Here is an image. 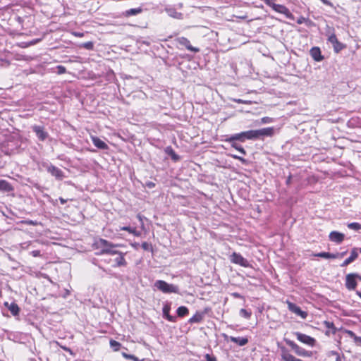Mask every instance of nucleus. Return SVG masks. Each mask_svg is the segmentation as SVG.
Listing matches in <instances>:
<instances>
[{
	"mask_svg": "<svg viewBox=\"0 0 361 361\" xmlns=\"http://www.w3.org/2000/svg\"><path fill=\"white\" fill-rule=\"evenodd\" d=\"M178 43L184 46L188 50L191 51L195 53H197L200 51V49L197 47H194L191 45L190 42L185 37H180L178 39Z\"/></svg>",
	"mask_w": 361,
	"mask_h": 361,
	"instance_id": "obj_14",
	"label": "nucleus"
},
{
	"mask_svg": "<svg viewBox=\"0 0 361 361\" xmlns=\"http://www.w3.org/2000/svg\"><path fill=\"white\" fill-rule=\"evenodd\" d=\"M356 294L361 298V290H357L356 291Z\"/></svg>",
	"mask_w": 361,
	"mask_h": 361,
	"instance_id": "obj_56",
	"label": "nucleus"
},
{
	"mask_svg": "<svg viewBox=\"0 0 361 361\" xmlns=\"http://www.w3.org/2000/svg\"><path fill=\"white\" fill-rule=\"evenodd\" d=\"M148 185H149V187L154 186V183H149V184H148Z\"/></svg>",
	"mask_w": 361,
	"mask_h": 361,
	"instance_id": "obj_60",
	"label": "nucleus"
},
{
	"mask_svg": "<svg viewBox=\"0 0 361 361\" xmlns=\"http://www.w3.org/2000/svg\"><path fill=\"white\" fill-rule=\"evenodd\" d=\"M154 286L164 293H179V288L177 286L168 283L167 282L162 280L156 281L154 283Z\"/></svg>",
	"mask_w": 361,
	"mask_h": 361,
	"instance_id": "obj_2",
	"label": "nucleus"
},
{
	"mask_svg": "<svg viewBox=\"0 0 361 361\" xmlns=\"http://www.w3.org/2000/svg\"><path fill=\"white\" fill-rule=\"evenodd\" d=\"M331 44L333 45L334 51L336 53H339L342 49L345 48V45L340 42L338 40Z\"/></svg>",
	"mask_w": 361,
	"mask_h": 361,
	"instance_id": "obj_30",
	"label": "nucleus"
},
{
	"mask_svg": "<svg viewBox=\"0 0 361 361\" xmlns=\"http://www.w3.org/2000/svg\"><path fill=\"white\" fill-rule=\"evenodd\" d=\"M32 130L35 133L38 139L41 141H44L47 137L48 133L44 130V128L40 126H32Z\"/></svg>",
	"mask_w": 361,
	"mask_h": 361,
	"instance_id": "obj_11",
	"label": "nucleus"
},
{
	"mask_svg": "<svg viewBox=\"0 0 361 361\" xmlns=\"http://www.w3.org/2000/svg\"><path fill=\"white\" fill-rule=\"evenodd\" d=\"M59 200L60 202H61L62 204H65V203H66V202H67V200L63 199V197H59Z\"/></svg>",
	"mask_w": 361,
	"mask_h": 361,
	"instance_id": "obj_50",
	"label": "nucleus"
},
{
	"mask_svg": "<svg viewBox=\"0 0 361 361\" xmlns=\"http://www.w3.org/2000/svg\"><path fill=\"white\" fill-rule=\"evenodd\" d=\"M239 314L242 317H244L245 319H250L252 315V312L245 309H241L240 310Z\"/></svg>",
	"mask_w": 361,
	"mask_h": 361,
	"instance_id": "obj_36",
	"label": "nucleus"
},
{
	"mask_svg": "<svg viewBox=\"0 0 361 361\" xmlns=\"http://www.w3.org/2000/svg\"><path fill=\"white\" fill-rule=\"evenodd\" d=\"M356 343H361V337L357 336L354 340Z\"/></svg>",
	"mask_w": 361,
	"mask_h": 361,
	"instance_id": "obj_53",
	"label": "nucleus"
},
{
	"mask_svg": "<svg viewBox=\"0 0 361 361\" xmlns=\"http://www.w3.org/2000/svg\"><path fill=\"white\" fill-rule=\"evenodd\" d=\"M224 337L226 340L233 342L239 346H244L248 343V339L245 337L228 336L226 334H224Z\"/></svg>",
	"mask_w": 361,
	"mask_h": 361,
	"instance_id": "obj_13",
	"label": "nucleus"
},
{
	"mask_svg": "<svg viewBox=\"0 0 361 361\" xmlns=\"http://www.w3.org/2000/svg\"><path fill=\"white\" fill-rule=\"evenodd\" d=\"M56 68H57V73H58L59 74H63V73H66V68H65L64 66H58L56 67Z\"/></svg>",
	"mask_w": 361,
	"mask_h": 361,
	"instance_id": "obj_42",
	"label": "nucleus"
},
{
	"mask_svg": "<svg viewBox=\"0 0 361 361\" xmlns=\"http://www.w3.org/2000/svg\"><path fill=\"white\" fill-rule=\"evenodd\" d=\"M73 35L75 36V37H82L84 36V33L82 32H73Z\"/></svg>",
	"mask_w": 361,
	"mask_h": 361,
	"instance_id": "obj_48",
	"label": "nucleus"
},
{
	"mask_svg": "<svg viewBox=\"0 0 361 361\" xmlns=\"http://www.w3.org/2000/svg\"><path fill=\"white\" fill-rule=\"evenodd\" d=\"M4 306L9 310L13 316H17L19 314L20 308L16 302L8 303V302H5Z\"/></svg>",
	"mask_w": 361,
	"mask_h": 361,
	"instance_id": "obj_22",
	"label": "nucleus"
},
{
	"mask_svg": "<svg viewBox=\"0 0 361 361\" xmlns=\"http://www.w3.org/2000/svg\"><path fill=\"white\" fill-rule=\"evenodd\" d=\"M326 36L327 37L328 42L331 44H334V42L338 41L334 27H328L327 30H326Z\"/></svg>",
	"mask_w": 361,
	"mask_h": 361,
	"instance_id": "obj_20",
	"label": "nucleus"
},
{
	"mask_svg": "<svg viewBox=\"0 0 361 361\" xmlns=\"http://www.w3.org/2000/svg\"><path fill=\"white\" fill-rule=\"evenodd\" d=\"M294 334L300 342L311 347L315 345L316 340L314 338L300 332H295Z\"/></svg>",
	"mask_w": 361,
	"mask_h": 361,
	"instance_id": "obj_8",
	"label": "nucleus"
},
{
	"mask_svg": "<svg viewBox=\"0 0 361 361\" xmlns=\"http://www.w3.org/2000/svg\"><path fill=\"white\" fill-rule=\"evenodd\" d=\"M203 361H216V359L214 355L206 354L204 355V360Z\"/></svg>",
	"mask_w": 361,
	"mask_h": 361,
	"instance_id": "obj_40",
	"label": "nucleus"
},
{
	"mask_svg": "<svg viewBox=\"0 0 361 361\" xmlns=\"http://www.w3.org/2000/svg\"><path fill=\"white\" fill-rule=\"evenodd\" d=\"M207 312L208 309H205L203 312H196V313L189 319V323L193 324L201 322Z\"/></svg>",
	"mask_w": 361,
	"mask_h": 361,
	"instance_id": "obj_16",
	"label": "nucleus"
},
{
	"mask_svg": "<svg viewBox=\"0 0 361 361\" xmlns=\"http://www.w3.org/2000/svg\"><path fill=\"white\" fill-rule=\"evenodd\" d=\"M334 355H337V357L336 359V361H341V358L340 357V356L338 355V353L336 352H333L332 353Z\"/></svg>",
	"mask_w": 361,
	"mask_h": 361,
	"instance_id": "obj_51",
	"label": "nucleus"
},
{
	"mask_svg": "<svg viewBox=\"0 0 361 361\" xmlns=\"http://www.w3.org/2000/svg\"><path fill=\"white\" fill-rule=\"evenodd\" d=\"M323 3H324L325 4H327V5H329L330 3L327 1V0H321Z\"/></svg>",
	"mask_w": 361,
	"mask_h": 361,
	"instance_id": "obj_57",
	"label": "nucleus"
},
{
	"mask_svg": "<svg viewBox=\"0 0 361 361\" xmlns=\"http://www.w3.org/2000/svg\"><path fill=\"white\" fill-rule=\"evenodd\" d=\"M324 325L326 328L329 329L331 330L332 334H335L337 331V329L335 327L333 322H329V321H324Z\"/></svg>",
	"mask_w": 361,
	"mask_h": 361,
	"instance_id": "obj_34",
	"label": "nucleus"
},
{
	"mask_svg": "<svg viewBox=\"0 0 361 361\" xmlns=\"http://www.w3.org/2000/svg\"><path fill=\"white\" fill-rule=\"evenodd\" d=\"M94 246L97 249H99L100 251L97 253V255H115L118 253V250L115 248L118 246V245L113 244L112 243L102 238H99L94 243Z\"/></svg>",
	"mask_w": 361,
	"mask_h": 361,
	"instance_id": "obj_1",
	"label": "nucleus"
},
{
	"mask_svg": "<svg viewBox=\"0 0 361 361\" xmlns=\"http://www.w3.org/2000/svg\"><path fill=\"white\" fill-rule=\"evenodd\" d=\"M347 226L349 229L359 231L361 230V224L357 222L348 223Z\"/></svg>",
	"mask_w": 361,
	"mask_h": 361,
	"instance_id": "obj_33",
	"label": "nucleus"
},
{
	"mask_svg": "<svg viewBox=\"0 0 361 361\" xmlns=\"http://www.w3.org/2000/svg\"><path fill=\"white\" fill-rule=\"evenodd\" d=\"M344 332L345 334H347L350 338H353L354 340L355 338H357V336L355 335V334L350 330L345 329V330H344Z\"/></svg>",
	"mask_w": 361,
	"mask_h": 361,
	"instance_id": "obj_43",
	"label": "nucleus"
},
{
	"mask_svg": "<svg viewBox=\"0 0 361 361\" xmlns=\"http://www.w3.org/2000/svg\"><path fill=\"white\" fill-rule=\"evenodd\" d=\"M121 344L114 340L110 341V346L113 348L114 351H118L121 347Z\"/></svg>",
	"mask_w": 361,
	"mask_h": 361,
	"instance_id": "obj_37",
	"label": "nucleus"
},
{
	"mask_svg": "<svg viewBox=\"0 0 361 361\" xmlns=\"http://www.w3.org/2000/svg\"><path fill=\"white\" fill-rule=\"evenodd\" d=\"M283 341L298 356L310 357L312 355L311 351L306 350L305 348L297 345L294 341L286 338H284Z\"/></svg>",
	"mask_w": 361,
	"mask_h": 361,
	"instance_id": "obj_3",
	"label": "nucleus"
},
{
	"mask_svg": "<svg viewBox=\"0 0 361 361\" xmlns=\"http://www.w3.org/2000/svg\"><path fill=\"white\" fill-rule=\"evenodd\" d=\"M269 6L276 12L285 15L288 18H293L292 13L287 7L281 4H275L274 0L271 1Z\"/></svg>",
	"mask_w": 361,
	"mask_h": 361,
	"instance_id": "obj_9",
	"label": "nucleus"
},
{
	"mask_svg": "<svg viewBox=\"0 0 361 361\" xmlns=\"http://www.w3.org/2000/svg\"><path fill=\"white\" fill-rule=\"evenodd\" d=\"M233 101L236 103H238V104H250L251 102L250 101H247V100H243L241 99H234Z\"/></svg>",
	"mask_w": 361,
	"mask_h": 361,
	"instance_id": "obj_44",
	"label": "nucleus"
},
{
	"mask_svg": "<svg viewBox=\"0 0 361 361\" xmlns=\"http://www.w3.org/2000/svg\"><path fill=\"white\" fill-rule=\"evenodd\" d=\"M310 55L312 59L317 62L322 61L324 59V56L322 55L321 50L317 47H314L310 49Z\"/></svg>",
	"mask_w": 361,
	"mask_h": 361,
	"instance_id": "obj_17",
	"label": "nucleus"
},
{
	"mask_svg": "<svg viewBox=\"0 0 361 361\" xmlns=\"http://www.w3.org/2000/svg\"><path fill=\"white\" fill-rule=\"evenodd\" d=\"M356 277L357 280L361 281V276L360 274H358V276Z\"/></svg>",
	"mask_w": 361,
	"mask_h": 361,
	"instance_id": "obj_59",
	"label": "nucleus"
},
{
	"mask_svg": "<svg viewBox=\"0 0 361 361\" xmlns=\"http://www.w3.org/2000/svg\"><path fill=\"white\" fill-rule=\"evenodd\" d=\"M27 224H29V225H36L37 223L36 222H34L33 221H27Z\"/></svg>",
	"mask_w": 361,
	"mask_h": 361,
	"instance_id": "obj_52",
	"label": "nucleus"
},
{
	"mask_svg": "<svg viewBox=\"0 0 361 361\" xmlns=\"http://www.w3.org/2000/svg\"><path fill=\"white\" fill-rule=\"evenodd\" d=\"M356 276H358L357 273H350L345 276V286L348 290H354L357 287V279Z\"/></svg>",
	"mask_w": 361,
	"mask_h": 361,
	"instance_id": "obj_6",
	"label": "nucleus"
},
{
	"mask_svg": "<svg viewBox=\"0 0 361 361\" xmlns=\"http://www.w3.org/2000/svg\"><path fill=\"white\" fill-rule=\"evenodd\" d=\"M47 171L50 173L56 179L62 180L64 177L63 172L58 167L50 165L47 167Z\"/></svg>",
	"mask_w": 361,
	"mask_h": 361,
	"instance_id": "obj_12",
	"label": "nucleus"
},
{
	"mask_svg": "<svg viewBox=\"0 0 361 361\" xmlns=\"http://www.w3.org/2000/svg\"><path fill=\"white\" fill-rule=\"evenodd\" d=\"M304 20H305V18H300V19H298L297 23H298V24H301V23H303Z\"/></svg>",
	"mask_w": 361,
	"mask_h": 361,
	"instance_id": "obj_54",
	"label": "nucleus"
},
{
	"mask_svg": "<svg viewBox=\"0 0 361 361\" xmlns=\"http://www.w3.org/2000/svg\"><path fill=\"white\" fill-rule=\"evenodd\" d=\"M171 310V307L169 305L166 304L163 307V314L164 317L169 322H175V318L170 315L169 312Z\"/></svg>",
	"mask_w": 361,
	"mask_h": 361,
	"instance_id": "obj_25",
	"label": "nucleus"
},
{
	"mask_svg": "<svg viewBox=\"0 0 361 361\" xmlns=\"http://www.w3.org/2000/svg\"><path fill=\"white\" fill-rule=\"evenodd\" d=\"M360 252H361V248L360 249Z\"/></svg>",
	"mask_w": 361,
	"mask_h": 361,
	"instance_id": "obj_62",
	"label": "nucleus"
},
{
	"mask_svg": "<svg viewBox=\"0 0 361 361\" xmlns=\"http://www.w3.org/2000/svg\"><path fill=\"white\" fill-rule=\"evenodd\" d=\"M293 361H303V360H302L301 359L296 358V357H295V358H294V360H293Z\"/></svg>",
	"mask_w": 361,
	"mask_h": 361,
	"instance_id": "obj_58",
	"label": "nucleus"
},
{
	"mask_svg": "<svg viewBox=\"0 0 361 361\" xmlns=\"http://www.w3.org/2000/svg\"><path fill=\"white\" fill-rule=\"evenodd\" d=\"M329 240L336 243H341L345 238V235L338 231H331L329 235Z\"/></svg>",
	"mask_w": 361,
	"mask_h": 361,
	"instance_id": "obj_15",
	"label": "nucleus"
},
{
	"mask_svg": "<svg viewBox=\"0 0 361 361\" xmlns=\"http://www.w3.org/2000/svg\"><path fill=\"white\" fill-rule=\"evenodd\" d=\"M149 245L147 243V242H144L142 243V247L145 250H149Z\"/></svg>",
	"mask_w": 361,
	"mask_h": 361,
	"instance_id": "obj_46",
	"label": "nucleus"
},
{
	"mask_svg": "<svg viewBox=\"0 0 361 361\" xmlns=\"http://www.w3.org/2000/svg\"><path fill=\"white\" fill-rule=\"evenodd\" d=\"M273 121V118L270 117H263L261 118V123H269Z\"/></svg>",
	"mask_w": 361,
	"mask_h": 361,
	"instance_id": "obj_41",
	"label": "nucleus"
},
{
	"mask_svg": "<svg viewBox=\"0 0 361 361\" xmlns=\"http://www.w3.org/2000/svg\"><path fill=\"white\" fill-rule=\"evenodd\" d=\"M92 143L95 147L100 149H107L108 145L102 141L100 138L96 136H91Z\"/></svg>",
	"mask_w": 361,
	"mask_h": 361,
	"instance_id": "obj_21",
	"label": "nucleus"
},
{
	"mask_svg": "<svg viewBox=\"0 0 361 361\" xmlns=\"http://www.w3.org/2000/svg\"><path fill=\"white\" fill-rule=\"evenodd\" d=\"M226 142H229L231 144V147L238 150L241 154L246 155V151L245 149L238 144L236 141H226Z\"/></svg>",
	"mask_w": 361,
	"mask_h": 361,
	"instance_id": "obj_26",
	"label": "nucleus"
},
{
	"mask_svg": "<svg viewBox=\"0 0 361 361\" xmlns=\"http://www.w3.org/2000/svg\"><path fill=\"white\" fill-rule=\"evenodd\" d=\"M188 312H189V310H188V307H186L185 306H180L176 310V313H177L178 316L180 317H183L187 315L188 314Z\"/></svg>",
	"mask_w": 361,
	"mask_h": 361,
	"instance_id": "obj_31",
	"label": "nucleus"
},
{
	"mask_svg": "<svg viewBox=\"0 0 361 361\" xmlns=\"http://www.w3.org/2000/svg\"><path fill=\"white\" fill-rule=\"evenodd\" d=\"M38 243H39L38 240L27 241L20 243L19 246L22 250H28L30 247H35V244Z\"/></svg>",
	"mask_w": 361,
	"mask_h": 361,
	"instance_id": "obj_29",
	"label": "nucleus"
},
{
	"mask_svg": "<svg viewBox=\"0 0 361 361\" xmlns=\"http://www.w3.org/2000/svg\"><path fill=\"white\" fill-rule=\"evenodd\" d=\"M231 262L233 264H238L243 267H249V262L244 258L240 254L233 252L230 257Z\"/></svg>",
	"mask_w": 361,
	"mask_h": 361,
	"instance_id": "obj_7",
	"label": "nucleus"
},
{
	"mask_svg": "<svg viewBox=\"0 0 361 361\" xmlns=\"http://www.w3.org/2000/svg\"><path fill=\"white\" fill-rule=\"evenodd\" d=\"M232 295H233L234 298H242V296L240 295V293H232Z\"/></svg>",
	"mask_w": 361,
	"mask_h": 361,
	"instance_id": "obj_49",
	"label": "nucleus"
},
{
	"mask_svg": "<svg viewBox=\"0 0 361 361\" xmlns=\"http://www.w3.org/2000/svg\"><path fill=\"white\" fill-rule=\"evenodd\" d=\"M116 257L114 259L115 264L113 265L114 267H123L126 265V261L124 258V254L118 251V253L116 254Z\"/></svg>",
	"mask_w": 361,
	"mask_h": 361,
	"instance_id": "obj_19",
	"label": "nucleus"
},
{
	"mask_svg": "<svg viewBox=\"0 0 361 361\" xmlns=\"http://www.w3.org/2000/svg\"><path fill=\"white\" fill-rule=\"evenodd\" d=\"M329 334H330L329 331H326V335L329 336Z\"/></svg>",
	"mask_w": 361,
	"mask_h": 361,
	"instance_id": "obj_61",
	"label": "nucleus"
},
{
	"mask_svg": "<svg viewBox=\"0 0 361 361\" xmlns=\"http://www.w3.org/2000/svg\"><path fill=\"white\" fill-rule=\"evenodd\" d=\"M30 255L34 257H40L41 252L39 250H33L30 252Z\"/></svg>",
	"mask_w": 361,
	"mask_h": 361,
	"instance_id": "obj_45",
	"label": "nucleus"
},
{
	"mask_svg": "<svg viewBox=\"0 0 361 361\" xmlns=\"http://www.w3.org/2000/svg\"><path fill=\"white\" fill-rule=\"evenodd\" d=\"M142 9L141 7L134 8H130V9L126 10L124 13V15L127 17L131 16H136V15L142 13Z\"/></svg>",
	"mask_w": 361,
	"mask_h": 361,
	"instance_id": "obj_28",
	"label": "nucleus"
},
{
	"mask_svg": "<svg viewBox=\"0 0 361 361\" xmlns=\"http://www.w3.org/2000/svg\"><path fill=\"white\" fill-rule=\"evenodd\" d=\"M345 254H346V252H341V253L336 252V253H334V255H338V256L337 257V258H341V257H343Z\"/></svg>",
	"mask_w": 361,
	"mask_h": 361,
	"instance_id": "obj_47",
	"label": "nucleus"
},
{
	"mask_svg": "<svg viewBox=\"0 0 361 361\" xmlns=\"http://www.w3.org/2000/svg\"><path fill=\"white\" fill-rule=\"evenodd\" d=\"M315 257L325 259H336L338 255H334V253L322 252L314 255Z\"/></svg>",
	"mask_w": 361,
	"mask_h": 361,
	"instance_id": "obj_27",
	"label": "nucleus"
},
{
	"mask_svg": "<svg viewBox=\"0 0 361 361\" xmlns=\"http://www.w3.org/2000/svg\"><path fill=\"white\" fill-rule=\"evenodd\" d=\"M246 140H253L252 130L232 135L227 137L225 141H240L243 142Z\"/></svg>",
	"mask_w": 361,
	"mask_h": 361,
	"instance_id": "obj_4",
	"label": "nucleus"
},
{
	"mask_svg": "<svg viewBox=\"0 0 361 361\" xmlns=\"http://www.w3.org/2000/svg\"><path fill=\"white\" fill-rule=\"evenodd\" d=\"M358 257V252L357 248H353L350 252V255L344 262L341 264V267H346L354 260H355Z\"/></svg>",
	"mask_w": 361,
	"mask_h": 361,
	"instance_id": "obj_18",
	"label": "nucleus"
},
{
	"mask_svg": "<svg viewBox=\"0 0 361 361\" xmlns=\"http://www.w3.org/2000/svg\"><path fill=\"white\" fill-rule=\"evenodd\" d=\"M281 355L283 361H293L295 357L285 347H281Z\"/></svg>",
	"mask_w": 361,
	"mask_h": 361,
	"instance_id": "obj_23",
	"label": "nucleus"
},
{
	"mask_svg": "<svg viewBox=\"0 0 361 361\" xmlns=\"http://www.w3.org/2000/svg\"><path fill=\"white\" fill-rule=\"evenodd\" d=\"M253 140L259 139L264 137H271L274 134V128L273 127L264 128L259 130H252Z\"/></svg>",
	"mask_w": 361,
	"mask_h": 361,
	"instance_id": "obj_5",
	"label": "nucleus"
},
{
	"mask_svg": "<svg viewBox=\"0 0 361 361\" xmlns=\"http://www.w3.org/2000/svg\"><path fill=\"white\" fill-rule=\"evenodd\" d=\"M61 347L64 350H66V351H68V352H70V351H71V350H70L68 348H67V347H63V346H61Z\"/></svg>",
	"mask_w": 361,
	"mask_h": 361,
	"instance_id": "obj_55",
	"label": "nucleus"
},
{
	"mask_svg": "<svg viewBox=\"0 0 361 361\" xmlns=\"http://www.w3.org/2000/svg\"><path fill=\"white\" fill-rule=\"evenodd\" d=\"M13 190L11 185L6 180L0 179V191L11 192Z\"/></svg>",
	"mask_w": 361,
	"mask_h": 361,
	"instance_id": "obj_24",
	"label": "nucleus"
},
{
	"mask_svg": "<svg viewBox=\"0 0 361 361\" xmlns=\"http://www.w3.org/2000/svg\"><path fill=\"white\" fill-rule=\"evenodd\" d=\"M121 231H126L129 232L130 233H132L136 236H138L140 235V233L136 231L135 228H131L130 226H123L120 228Z\"/></svg>",
	"mask_w": 361,
	"mask_h": 361,
	"instance_id": "obj_35",
	"label": "nucleus"
},
{
	"mask_svg": "<svg viewBox=\"0 0 361 361\" xmlns=\"http://www.w3.org/2000/svg\"><path fill=\"white\" fill-rule=\"evenodd\" d=\"M228 155L231 157L232 158H233L235 159L239 160L243 164H246L247 163L246 159H245L243 157H242L240 156H238V155H236V154H228Z\"/></svg>",
	"mask_w": 361,
	"mask_h": 361,
	"instance_id": "obj_39",
	"label": "nucleus"
},
{
	"mask_svg": "<svg viewBox=\"0 0 361 361\" xmlns=\"http://www.w3.org/2000/svg\"><path fill=\"white\" fill-rule=\"evenodd\" d=\"M166 152L171 157L173 160L177 161L179 159L178 155L176 154L171 147H166Z\"/></svg>",
	"mask_w": 361,
	"mask_h": 361,
	"instance_id": "obj_32",
	"label": "nucleus"
},
{
	"mask_svg": "<svg viewBox=\"0 0 361 361\" xmlns=\"http://www.w3.org/2000/svg\"><path fill=\"white\" fill-rule=\"evenodd\" d=\"M288 307L290 312L295 313L298 316H300L302 319H305L307 316V313L306 312L302 311L300 307L294 303L288 302Z\"/></svg>",
	"mask_w": 361,
	"mask_h": 361,
	"instance_id": "obj_10",
	"label": "nucleus"
},
{
	"mask_svg": "<svg viewBox=\"0 0 361 361\" xmlns=\"http://www.w3.org/2000/svg\"><path fill=\"white\" fill-rule=\"evenodd\" d=\"M81 47H83L87 50H92L94 48V43L92 42H87L81 44Z\"/></svg>",
	"mask_w": 361,
	"mask_h": 361,
	"instance_id": "obj_38",
	"label": "nucleus"
}]
</instances>
